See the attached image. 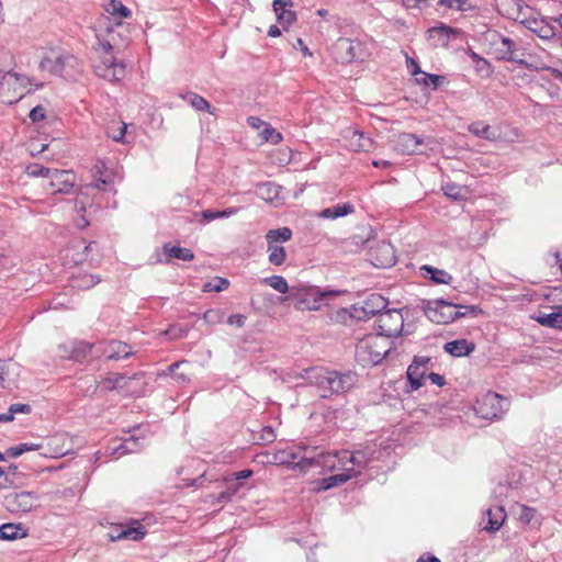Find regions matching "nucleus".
<instances>
[{
	"label": "nucleus",
	"mask_w": 562,
	"mask_h": 562,
	"mask_svg": "<svg viewBox=\"0 0 562 562\" xmlns=\"http://www.w3.org/2000/svg\"><path fill=\"white\" fill-rule=\"evenodd\" d=\"M277 19L280 24H286L290 25L293 23L296 19V15L291 10H283V12L277 13Z\"/></svg>",
	"instance_id": "54"
},
{
	"label": "nucleus",
	"mask_w": 562,
	"mask_h": 562,
	"mask_svg": "<svg viewBox=\"0 0 562 562\" xmlns=\"http://www.w3.org/2000/svg\"><path fill=\"white\" fill-rule=\"evenodd\" d=\"M338 294H339L338 291H324V292H319L318 293V299L315 297L312 301L311 297H310V295H311L310 293L299 294V293H293L292 292L283 301H291L293 303V306L296 310H301V311L310 310V311H312V310H317L319 307L318 301L321 299L327 297V296H336Z\"/></svg>",
	"instance_id": "12"
},
{
	"label": "nucleus",
	"mask_w": 562,
	"mask_h": 562,
	"mask_svg": "<svg viewBox=\"0 0 562 562\" xmlns=\"http://www.w3.org/2000/svg\"><path fill=\"white\" fill-rule=\"evenodd\" d=\"M41 448V445L24 442L14 447H10L9 449H7L5 454L10 458H18L24 452L38 450Z\"/></svg>",
	"instance_id": "45"
},
{
	"label": "nucleus",
	"mask_w": 562,
	"mask_h": 562,
	"mask_svg": "<svg viewBox=\"0 0 562 562\" xmlns=\"http://www.w3.org/2000/svg\"><path fill=\"white\" fill-rule=\"evenodd\" d=\"M146 535L145 527L138 522L134 521L132 526H127L125 528H122L117 536H112L111 541H117L123 539H128L133 541H139L142 540Z\"/></svg>",
	"instance_id": "24"
},
{
	"label": "nucleus",
	"mask_w": 562,
	"mask_h": 562,
	"mask_svg": "<svg viewBox=\"0 0 562 562\" xmlns=\"http://www.w3.org/2000/svg\"><path fill=\"white\" fill-rule=\"evenodd\" d=\"M327 453L330 456V458L327 459V463L333 464V467L330 469L335 468V459H338L340 462H345L346 460H349V456L351 454L347 450L337 451L334 454H331L329 452H327Z\"/></svg>",
	"instance_id": "56"
},
{
	"label": "nucleus",
	"mask_w": 562,
	"mask_h": 562,
	"mask_svg": "<svg viewBox=\"0 0 562 562\" xmlns=\"http://www.w3.org/2000/svg\"><path fill=\"white\" fill-rule=\"evenodd\" d=\"M92 172H93V176H97V175H102V172H104L105 175L106 173H111L108 168L105 167V164L103 161H98L93 169H92Z\"/></svg>",
	"instance_id": "63"
},
{
	"label": "nucleus",
	"mask_w": 562,
	"mask_h": 562,
	"mask_svg": "<svg viewBox=\"0 0 562 562\" xmlns=\"http://www.w3.org/2000/svg\"><path fill=\"white\" fill-rule=\"evenodd\" d=\"M407 67L411 69V72L413 75L423 74V71L419 68V65L414 59L407 58Z\"/></svg>",
	"instance_id": "64"
},
{
	"label": "nucleus",
	"mask_w": 562,
	"mask_h": 562,
	"mask_svg": "<svg viewBox=\"0 0 562 562\" xmlns=\"http://www.w3.org/2000/svg\"><path fill=\"white\" fill-rule=\"evenodd\" d=\"M443 350L452 357H464L475 350V344L468 341L467 339H457L446 342Z\"/></svg>",
	"instance_id": "23"
},
{
	"label": "nucleus",
	"mask_w": 562,
	"mask_h": 562,
	"mask_svg": "<svg viewBox=\"0 0 562 562\" xmlns=\"http://www.w3.org/2000/svg\"><path fill=\"white\" fill-rule=\"evenodd\" d=\"M183 363H186V361L175 362V363H172V364H170L168 367L169 374L172 375L176 381L181 382V383H184V382L189 381V379H188L186 373L178 372V369Z\"/></svg>",
	"instance_id": "52"
},
{
	"label": "nucleus",
	"mask_w": 562,
	"mask_h": 562,
	"mask_svg": "<svg viewBox=\"0 0 562 562\" xmlns=\"http://www.w3.org/2000/svg\"><path fill=\"white\" fill-rule=\"evenodd\" d=\"M246 316L243 314H233L228 317L227 323L241 328L245 325Z\"/></svg>",
	"instance_id": "60"
},
{
	"label": "nucleus",
	"mask_w": 562,
	"mask_h": 562,
	"mask_svg": "<svg viewBox=\"0 0 562 562\" xmlns=\"http://www.w3.org/2000/svg\"><path fill=\"white\" fill-rule=\"evenodd\" d=\"M9 409L13 416L18 413L29 414L32 411V408L29 404H21V403H15V404L10 405Z\"/></svg>",
	"instance_id": "59"
},
{
	"label": "nucleus",
	"mask_w": 562,
	"mask_h": 562,
	"mask_svg": "<svg viewBox=\"0 0 562 562\" xmlns=\"http://www.w3.org/2000/svg\"><path fill=\"white\" fill-rule=\"evenodd\" d=\"M501 46L497 48V53L499 54V59L517 63L520 65H526V61L521 58L524 54H518V48L516 43L506 36H499Z\"/></svg>",
	"instance_id": "15"
},
{
	"label": "nucleus",
	"mask_w": 562,
	"mask_h": 562,
	"mask_svg": "<svg viewBox=\"0 0 562 562\" xmlns=\"http://www.w3.org/2000/svg\"><path fill=\"white\" fill-rule=\"evenodd\" d=\"M105 11L113 16L127 18L131 15L130 9H127L121 1L119 0H110V2L105 7Z\"/></svg>",
	"instance_id": "44"
},
{
	"label": "nucleus",
	"mask_w": 562,
	"mask_h": 562,
	"mask_svg": "<svg viewBox=\"0 0 562 562\" xmlns=\"http://www.w3.org/2000/svg\"><path fill=\"white\" fill-rule=\"evenodd\" d=\"M143 448V442L140 438L131 436L124 439L119 446L113 449V453H119L120 456L126 453L137 452Z\"/></svg>",
	"instance_id": "28"
},
{
	"label": "nucleus",
	"mask_w": 562,
	"mask_h": 562,
	"mask_svg": "<svg viewBox=\"0 0 562 562\" xmlns=\"http://www.w3.org/2000/svg\"><path fill=\"white\" fill-rule=\"evenodd\" d=\"M229 286V281L225 278H215L213 281L204 284L205 292H221Z\"/></svg>",
	"instance_id": "49"
},
{
	"label": "nucleus",
	"mask_w": 562,
	"mask_h": 562,
	"mask_svg": "<svg viewBox=\"0 0 562 562\" xmlns=\"http://www.w3.org/2000/svg\"><path fill=\"white\" fill-rule=\"evenodd\" d=\"M518 519L524 524H529L536 514V509L528 507L526 505L518 506Z\"/></svg>",
	"instance_id": "51"
},
{
	"label": "nucleus",
	"mask_w": 562,
	"mask_h": 562,
	"mask_svg": "<svg viewBox=\"0 0 562 562\" xmlns=\"http://www.w3.org/2000/svg\"><path fill=\"white\" fill-rule=\"evenodd\" d=\"M373 454H374V451L369 448L359 449V450L351 452V454L349 456V461L353 465L363 469L371 461Z\"/></svg>",
	"instance_id": "35"
},
{
	"label": "nucleus",
	"mask_w": 562,
	"mask_h": 562,
	"mask_svg": "<svg viewBox=\"0 0 562 562\" xmlns=\"http://www.w3.org/2000/svg\"><path fill=\"white\" fill-rule=\"evenodd\" d=\"M428 378L431 381V383H434L438 386H443L446 384L445 378L439 373L430 372L428 374Z\"/></svg>",
	"instance_id": "62"
},
{
	"label": "nucleus",
	"mask_w": 562,
	"mask_h": 562,
	"mask_svg": "<svg viewBox=\"0 0 562 562\" xmlns=\"http://www.w3.org/2000/svg\"><path fill=\"white\" fill-rule=\"evenodd\" d=\"M181 98L187 101L192 108H194L198 111H210L211 104L201 95L194 93V92H186L184 94H181Z\"/></svg>",
	"instance_id": "38"
},
{
	"label": "nucleus",
	"mask_w": 562,
	"mask_h": 562,
	"mask_svg": "<svg viewBox=\"0 0 562 562\" xmlns=\"http://www.w3.org/2000/svg\"><path fill=\"white\" fill-rule=\"evenodd\" d=\"M162 252L165 255V259L159 261L165 263H170L172 259H179L183 261H191L194 259V254L191 249L173 246L170 243L164 244Z\"/></svg>",
	"instance_id": "20"
},
{
	"label": "nucleus",
	"mask_w": 562,
	"mask_h": 562,
	"mask_svg": "<svg viewBox=\"0 0 562 562\" xmlns=\"http://www.w3.org/2000/svg\"><path fill=\"white\" fill-rule=\"evenodd\" d=\"M394 150L401 155H424L427 150V143H398Z\"/></svg>",
	"instance_id": "33"
},
{
	"label": "nucleus",
	"mask_w": 562,
	"mask_h": 562,
	"mask_svg": "<svg viewBox=\"0 0 562 562\" xmlns=\"http://www.w3.org/2000/svg\"><path fill=\"white\" fill-rule=\"evenodd\" d=\"M430 358L415 356L413 363L407 369V380L412 391H416L424 385V379L429 370Z\"/></svg>",
	"instance_id": "11"
},
{
	"label": "nucleus",
	"mask_w": 562,
	"mask_h": 562,
	"mask_svg": "<svg viewBox=\"0 0 562 562\" xmlns=\"http://www.w3.org/2000/svg\"><path fill=\"white\" fill-rule=\"evenodd\" d=\"M46 110L42 105L33 108L30 112V119L33 122H40L45 119Z\"/></svg>",
	"instance_id": "58"
},
{
	"label": "nucleus",
	"mask_w": 562,
	"mask_h": 562,
	"mask_svg": "<svg viewBox=\"0 0 562 562\" xmlns=\"http://www.w3.org/2000/svg\"><path fill=\"white\" fill-rule=\"evenodd\" d=\"M353 212H355V205L348 202V203L336 204L334 206L324 209L319 213V216L323 218L335 220L338 217H342V216L352 214Z\"/></svg>",
	"instance_id": "26"
},
{
	"label": "nucleus",
	"mask_w": 562,
	"mask_h": 562,
	"mask_svg": "<svg viewBox=\"0 0 562 562\" xmlns=\"http://www.w3.org/2000/svg\"><path fill=\"white\" fill-rule=\"evenodd\" d=\"M509 408L507 398L495 392H487L476 401L474 409L483 419L501 418Z\"/></svg>",
	"instance_id": "6"
},
{
	"label": "nucleus",
	"mask_w": 562,
	"mask_h": 562,
	"mask_svg": "<svg viewBox=\"0 0 562 562\" xmlns=\"http://www.w3.org/2000/svg\"><path fill=\"white\" fill-rule=\"evenodd\" d=\"M389 301L380 294H371L361 307L364 317L380 315L387 310Z\"/></svg>",
	"instance_id": "19"
},
{
	"label": "nucleus",
	"mask_w": 562,
	"mask_h": 562,
	"mask_svg": "<svg viewBox=\"0 0 562 562\" xmlns=\"http://www.w3.org/2000/svg\"><path fill=\"white\" fill-rule=\"evenodd\" d=\"M428 41L432 47H447L452 35L459 34V30L448 26L443 23L430 27L427 31Z\"/></svg>",
	"instance_id": "14"
},
{
	"label": "nucleus",
	"mask_w": 562,
	"mask_h": 562,
	"mask_svg": "<svg viewBox=\"0 0 562 562\" xmlns=\"http://www.w3.org/2000/svg\"><path fill=\"white\" fill-rule=\"evenodd\" d=\"M100 282V279L93 274H80L72 278V288L88 290Z\"/></svg>",
	"instance_id": "40"
},
{
	"label": "nucleus",
	"mask_w": 562,
	"mask_h": 562,
	"mask_svg": "<svg viewBox=\"0 0 562 562\" xmlns=\"http://www.w3.org/2000/svg\"><path fill=\"white\" fill-rule=\"evenodd\" d=\"M126 379L124 374H113L112 376L104 378L101 381V385L103 389L108 391L115 390L117 387H123L122 382Z\"/></svg>",
	"instance_id": "48"
},
{
	"label": "nucleus",
	"mask_w": 562,
	"mask_h": 562,
	"mask_svg": "<svg viewBox=\"0 0 562 562\" xmlns=\"http://www.w3.org/2000/svg\"><path fill=\"white\" fill-rule=\"evenodd\" d=\"M222 317L223 312L218 308L207 310L203 315L204 321L211 324L220 323Z\"/></svg>",
	"instance_id": "53"
},
{
	"label": "nucleus",
	"mask_w": 562,
	"mask_h": 562,
	"mask_svg": "<svg viewBox=\"0 0 562 562\" xmlns=\"http://www.w3.org/2000/svg\"><path fill=\"white\" fill-rule=\"evenodd\" d=\"M50 179V194H67L74 189L76 176L71 170H59L54 168Z\"/></svg>",
	"instance_id": "13"
},
{
	"label": "nucleus",
	"mask_w": 562,
	"mask_h": 562,
	"mask_svg": "<svg viewBox=\"0 0 562 562\" xmlns=\"http://www.w3.org/2000/svg\"><path fill=\"white\" fill-rule=\"evenodd\" d=\"M38 496L34 492L23 491L5 496V506L10 512L29 513L37 506Z\"/></svg>",
	"instance_id": "10"
},
{
	"label": "nucleus",
	"mask_w": 562,
	"mask_h": 562,
	"mask_svg": "<svg viewBox=\"0 0 562 562\" xmlns=\"http://www.w3.org/2000/svg\"><path fill=\"white\" fill-rule=\"evenodd\" d=\"M127 125L124 122H112L111 125L108 126V137L111 140H123L126 133Z\"/></svg>",
	"instance_id": "43"
},
{
	"label": "nucleus",
	"mask_w": 562,
	"mask_h": 562,
	"mask_svg": "<svg viewBox=\"0 0 562 562\" xmlns=\"http://www.w3.org/2000/svg\"><path fill=\"white\" fill-rule=\"evenodd\" d=\"M267 284H269L276 291L284 294L289 291V285L286 280L281 276H271L263 280Z\"/></svg>",
	"instance_id": "47"
},
{
	"label": "nucleus",
	"mask_w": 562,
	"mask_h": 562,
	"mask_svg": "<svg viewBox=\"0 0 562 562\" xmlns=\"http://www.w3.org/2000/svg\"><path fill=\"white\" fill-rule=\"evenodd\" d=\"M249 126L256 131H258L257 136L261 138V140H269L273 138V140H283V135L276 131L269 123L260 120L257 116H249L247 119Z\"/></svg>",
	"instance_id": "16"
},
{
	"label": "nucleus",
	"mask_w": 562,
	"mask_h": 562,
	"mask_svg": "<svg viewBox=\"0 0 562 562\" xmlns=\"http://www.w3.org/2000/svg\"><path fill=\"white\" fill-rule=\"evenodd\" d=\"M94 181L88 184H85L80 189L79 198L83 195H89L92 191L95 190V187H99V183H102L103 186H112L114 176L113 173H104L93 176Z\"/></svg>",
	"instance_id": "32"
},
{
	"label": "nucleus",
	"mask_w": 562,
	"mask_h": 562,
	"mask_svg": "<svg viewBox=\"0 0 562 562\" xmlns=\"http://www.w3.org/2000/svg\"><path fill=\"white\" fill-rule=\"evenodd\" d=\"M267 252L269 254V262L274 266L282 265L286 257L284 247L278 244H267Z\"/></svg>",
	"instance_id": "37"
},
{
	"label": "nucleus",
	"mask_w": 562,
	"mask_h": 562,
	"mask_svg": "<svg viewBox=\"0 0 562 562\" xmlns=\"http://www.w3.org/2000/svg\"><path fill=\"white\" fill-rule=\"evenodd\" d=\"M292 237V231L289 227H281L277 229H270L266 234L267 244H279L290 240Z\"/></svg>",
	"instance_id": "36"
},
{
	"label": "nucleus",
	"mask_w": 562,
	"mask_h": 562,
	"mask_svg": "<svg viewBox=\"0 0 562 562\" xmlns=\"http://www.w3.org/2000/svg\"><path fill=\"white\" fill-rule=\"evenodd\" d=\"M335 50L338 54L337 58L340 63H351L356 59V46L350 38L340 37L335 44Z\"/></svg>",
	"instance_id": "22"
},
{
	"label": "nucleus",
	"mask_w": 562,
	"mask_h": 562,
	"mask_svg": "<svg viewBox=\"0 0 562 562\" xmlns=\"http://www.w3.org/2000/svg\"><path fill=\"white\" fill-rule=\"evenodd\" d=\"M110 38L101 40L100 35H97L98 38V48L102 49L103 55L101 60L94 65V72L100 78L106 79L111 82L121 81L125 76V65L122 61H117L112 55L115 44V35L116 32L112 29H106Z\"/></svg>",
	"instance_id": "3"
},
{
	"label": "nucleus",
	"mask_w": 562,
	"mask_h": 562,
	"mask_svg": "<svg viewBox=\"0 0 562 562\" xmlns=\"http://www.w3.org/2000/svg\"><path fill=\"white\" fill-rule=\"evenodd\" d=\"M92 348L93 345L87 341L75 342L71 352V359L76 361H81L91 352Z\"/></svg>",
	"instance_id": "41"
},
{
	"label": "nucleus",
	"mask_w": 562,
	"mask_h": 562,
	"mask_svg": "<svg viewBox=\"0 0 562 562\" xmlns=\"http://www.w3.org/2000/svg\"><path fill=\"white\" fill-rule=\"evenodd\" d=\"M5 79H14L15 82L20 83V88L26 89V92H30L32 90L31 88H29V86H35L36 89L42 88L44 86V83L42 82H35L34 79L19 74L9 72Z\"/></svg>",
	"instance_id": "42"
},
{
	"label": "nucleus",
	"mask_w": 562,
	"mask_h": 562,
	"mask_svg": "<svg viewBox=\"0 0 562 562\" xmlns=\"http://www.w3.org/2000/svg\"><path fill=\"white\" fill-rule=\"evenodd\" d=\"M306 452V449H299L297 451L290 449L279 450L273 454V462L286 465L292 470H299L300 472H307L312 468L333 467V464L327 463V459L330 458L328 453L322 451L314 456H307Z\"/></svg>",
	"instance_id": "4"
},
{
	"label": "nucleus",
	"mask_w": 562,
	"mask_h": 562,
	"mask_svg": "<svg viewBox=\"0 0 562 562\" xmlns=\"http://www.w3.org/2000/svg\"><path fill=\"white\" fill-rule=\"evenodd\" d=\"M419 308L430 322L436 324H450L465 316V313H461V308L471 311L473 315L481 312L476 305L456 304L442 299L422 300Z\"/></svg>",
	"instance_id": "2"
},
{
	"label": "nucleus",
	"mask_w": 562,
	"mask_h": 562,
	"mask_svg": "<svg viewBox=\"0 0 562 562\" xmlns=\"http://www.w3.org/2000/svg\"><path fill=\"white\" fill-rule=\"evenodd\" d=\"M306 378L321 392L324 398L334 394H342L351 390L357 383V374L351 371L339 372L325 368H312L306 370Z\"/></svg>",
	"instance_id": "1"
},
{
	"label": "nucleus",
	"mask_w": 562,
	"mask_h": 562,
	"mask_svg": "<svg viewBox=\"0 0 562 562\" xmlns=\"http://www.w3.org/2000/svg\"><path fill=\"white\" fill-rule=\"evenodd\" d=\"M76 61L75 56L70 54H56V52L52 50L42 58L38 67L43 71H48L55 76H61L66 67H74Z\"/></svg>",
	"instance_id": "8"
},
{
	"label": "nucleus",
	"mask_w": 562,
	"mask_h": 562,
	"mask_svg": "<svg viewBox=\"0 0 562 562\" xmlns=\"http://www.w3.org/2000/svg\"><path fill=\"white\" fill-rule=\"evenodd\" d=\"M536 321L546 327L562 329V312L557 311L552 313H539Z\"/></svg>",
	"instance_id": "29"
},
{
	"label": "nucleus",
	"mask_w": 562,
	"mask_h": 562,
	"mask_svg": "<svg viewBox=\"0 0 562 562\" xmlns=\"http://www.w3.org/2000/svg\"><path fill=\"white\" fill-rule=\"evenodd\" d=\"M438 4L462 11L464 10L463 5L465 4V0H439Z\"/></svg>",
	"instance_id": "57"
},
{
	"label": "nucleus",
	"mask_w": 562,
	"mask_h": 562,
	"mask_svg": "<svg viewBox=\"0 0 562 562\" xmlns=\"http://www.w3.org/2000/svg\"><path fill=\"white\" fill-rule=\"evenodd\" d=\"M352 474L349 473H339L335 475H330L328 477L321 479L317 482L318 491H327L333 487L339 486L350 480Z\"/></svg>",
	"instance_id": "27"
},
{
	"label": "nucleus",
	"mask_w": 562,
	"mask_h": 562,
	"mask_svg": "<svg viewBox=\"0 0 562 562\" xmlns=\"http://www.w3.org/2000/svg\"><path fill=\"white\" fill-rule=\"evenodd\" d=\"M389 351L384 337L376 335L368 337L357 345L356 357L363 367H372L382 362Z\"/></svg>",
	"instance_id": "5"
},
{
	"label": "nucleus",
	"mask_w": 562,
	"mask_h": 562,
	"mask_svg": "<svg viewBox=\"0 0 562 562\" xmlns=\"http://www.w3.org/2000/svg\"><path fill=\"white\" fill-rule=\"evenodd\" d=\"M293 2L291 0H274L273 1V11L277 13L283 12V10H288V7H292Z\"/></svg>",
	"instance_id": "61"
},
{
	"label": "nucleus",
	"mask_w": 562,
	"mask_h": 562,
	"mask_svg": "<svg viewBox=\"0 0 562 562\" xmlns=\"http://www.w3.org/2000/svg\"><path fill=\"white\" fill-rule=\"evenodd\" d=\"M420 271L424 278L436 284H451L453 281V277L449 272L432 266L425 265L420 268Z\"/></svg>",
	"instance_id": "25"
},
{
	"label": "nucleus",
	"mask_w": 562,
	"mask_h": 562,
	"mask_svg": "<svg viewBox=\"0 0 562 562\" xmlns=\"http://www.w3.org/2000/svg\"><path fill=\"white\" fill-rule=\"evenodd\" d=\"M25 172L30 177L38 179V186L43 188L46 193L50 194L52 179L54 168H47L40 164H31L26 167Z\"/></svg>",
	"instance_id": "17"
},
{
	"label": "nucleus",
	"mask_w": 562,
	"mask_h": 562,
	"mask_svg": "<svg viewBox=\"0 0 562 562\" xmlns=\"http://www.w3.org/2000/svg\"><path fill=\"white\" fill-rule=\"evenodd\" d=\"M475 69L483 77H488L492 74V67L490 63L484 58H479L475 65Z\"/></svg>",
	"instance_id": "55"
},
{
	"label": "nucleus",
	"mask_w": 562,
	"mask_h": 562,
	"mask_svg": "<svg viewBox=\"0 0 562 562\" xmlns=\"http://www.w3.org/2000/svg\"><path fill=\"white\" fill-rule=\"evenodd\" d=\"M102 353L109 360H120L130 358L134 352L126 342L121 340H111L105 345Z\"/></svg>",
	"instance_id": "18"
},
{
	"label": "nucleus",
	"mask_w": 562,
	"mask_h": 562,
	"mask_svg": "<svg viewBox=\"0 0 562 562\" xmlns=\"http://www.w3.org/2000/svg\"><path fill=\"white\" fill-rule=\"evenodd\" d=\"M378 335L382 337H396L404 328V316L398 308L382 312L376 321Z\"/></svg>",
	"instance_id": "7"
},
{
	"label": "nucleus",
	"mask_w": 562,
	"mask_h": 562,
	"mask_svg": "<svg viewBox=\"0 0 562 562\" xmlns=\"http://www.w3.org/2000/svg\"><path fill=\"white\" fill-rule=\"evenodd\" d=\"M469 131L471 134L479 138H484L486 140H492L496 137L493 127L488 124H485L484 122H474L471 125H469Z\"/></svg>",
	"instance_id": "34"
},
{
	"label": "nucleus",
	"mask_w": 562,
	"mask_h": 562,
	"mask_svg": "<svg viewBox=\"0 0 562 562\" xmlns=\"http://www.w3.org/2000/svg\"><path fill=\"white\" fill-rule=\"evenodd\" d=\"M442 191L446 196L453 201H462L467 199L469 190L465 186H460L454 182H447L442 186Z\"/></svg>",
	"instance_id": "30"
},
{
	"label": "nucleus",
	"mask_w": 562,
	"mask_h": 562,
	"mask_svg": "<svg viewBox=\"0 0 562 562\" xmlns=\"http://www.w3.org/2000/svg\"><path fill=\"white\" fill-rule=\"evenodd\" d=\"M369 257L374 267L387 268L396 262L394 247L385 241H379L374 247H370Z\"/></svg>",
	"instance_id": "9"
},
{
	"label": "nucleus",
	"mask_w": 562,
	"mask_h": 562,
	"mask_svg": "<svg viewBox=\"0 0 562 562\" xmlns=\"http://www.w3.org/2000/svg\"><path fill=\"white\" fill-rule=\"evenodd\" d=\"M487 525L484 529L488 532H496L506 520V512L503 506H493L486 510Z\"/></svg>",
	"instance_id": "21"
},
{
	"label": "nucleus",
	"mask_w": 562,
	"mask_h": 562,
	"mask_svg": "<svg viewBox=\"0 0 562 562\" xmlns=\"http://www.w3.org/2000/svg\"><path fill=\"white\" fill-rule=\"evenodd\" d=\"M24 537H26V530L21 525L3 524L0 526L1 540H15Z\"/></svg>",
	"instance_id": "31"
},
{
	"label": "nucleus",
	"mask_w": 562,
	"mask_h": 562,
	"mask_svg": "<svg viewBox=\"0 0 562 562\" xmlns=\"http://www.w3.org/2000/svg\"><path fill=\"white\" fill-rule=\"evenodd\" d=\"M529 29L544 40H549L555 35L554 29L544 23V21L532 20L529 22Z\"/></svg>",
	"instance_id": "39"
},
{
	"label": "nucleus",
	"mask_w": 562,
	"mask_h": 562,
	"mask_svg": "<svg viewBox=\"0 0 562 562\" xmlns=\"http://www.w3.org/2000/svg\"><path fill=\"white\" fill-rule=\"evenodd\" d=\"M424 77L419 80L425 86H432L434 89L439 88L445 82V77L440 75H432L423 72Z\"/></svg>",
	"instance_id": "50"
},
{
	"label": "nucleus",
	"mask_w": 562,
	"mask_h": 562,
	"mask_svg": "<svg viewBox=\"0 0 562 562\" xmlns=\"http://www.w3.org/2000/svg\"><path fill=\"white\" fill-rule=\"evenodd\" d=\"M236 213V209L229 207L224 211L204 210L201 213L203 222H211L217 218L228 217Z\"/></svg>",
	"instance_id": "46"
}]
</instances>
